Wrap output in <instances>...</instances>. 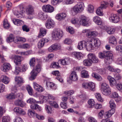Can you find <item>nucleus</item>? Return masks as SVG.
Segmentation results:
<instances>
[{
  "instance_id": "nucleus-29",
  "label": "nucleus",
  "mask_w": 122,
  "mask_h": 122,
  "mask_svg": "<svg viewBox=\"0 0 122 122\" xmlns=\"http://www.w3.org/2000/svg\"><path fill=\"white\" fill-rule=\"evenodd\" d=\"M14 24L17 26L22 25L23 24L24 22L22 20L18 19H14L12 20Z\"/></svg>"
},
{
  "instance_id": "nucleus-33",
  "label": "nucleus",
  "mask_w": 122,
  "mask_h": 122,
  "mask_svg": "<svg viewBox=\"0 0 122 122\" xmlns=\"http://www.w3.org/2000/svg\"><path fill=\"white\" fill-rule=\"evenodd\" d=\"M15 38L14 35L12 34H10L9 36L6 39V41L8 43L11 42H14V41Z\"/></svg>"
},
{
  "instance_id": "nucleus-59",
  "label": "nucleus",
  "mask_w": 122,
  "mask_h": 122,
  "mask_svg": "<svg viewBox=\"0 0 122 122\" xmlns=\"http://www.w3.org/2000/svg\"><path fill=\"white\" fill-rule=\"evenodd\" d=\"M45 109L47 113L49 114H51V108L49 106L46 105L45 107Z\"/></svg>"
},
{
  "instance_id": "nucleus-2",
  "label": "nucleus",
  "mask_w": 122,
  "mask_h": 122,
  "mask_svg": "<svg viewBox=\"0 0 122 122\" xmlns=\"http://www.w3.org/2000/svg\"><path fill=\"white\" fill-rule=\"evenodd\" d=\"M84 5L82 2H79L74 6L72 10L76 14L81 13L84 10Z\"/></svg>"
},
{
  "instance_id": "nucleus-35",
  "label": "nucleus",
  "mask_w": 122,
  "mask_h": 122,
  "mask_svg": "<svg viewBox=\"0 0 122 122\" xmlns=\"http://www.w3.org/2000/svg\"><path fill=\"white\" fill-rule=\"evenodd\" d=\"M15 103L16 106H20L22 107H24L25 106L23 102L20 99H18L15 101Z\"/></svg>"
},
{
  "instance_id": "nucleus-11",
  "label": "nucleus",
  "mask_w": 122,
  "mask_h": 122,
  "mask_svg": "<svg viewBox=\"0 0 122 122\" xmlns=\"http://www.w3.org/2000/svg\"><path fill=\"white\" fill-rule=\"evenodd\" d=\"M28 66L27 64H25L22 65L21 67H18V69L15 68V72L17 74H18L19 71L20 72H24L27 70L28 67Z\"/></svg>"
},
{
  "instance_id": "nucleus-24",
  "label": "nucleus",
  "mask_w": 122,
  "mask_h": 122,
  "mask_svg": "<svg viewBox=\"0 0 122 122\" xmlns=\"http://www.w3.org/2000/svg\"><path fill=\"white\" fill-rule=\"evenodd\" d=\"M10 64L6 63L3 64L1 68V70L4 72L8 71L10 68Z\"/></svg>"
},
{
  "instance_id": "nucleus-62",
  "label": "nucleus",
  "mask_w": 122,
  "mask_h": 122,
  "mask_svg": "<svg viewBox=\"0 0 122 122\" xmlns=\"http://www.w3.org/2000/svg\"><path fill=\"white\" fill-rule=\"evenodd\" d=\"M14 43L16 44H19L21 43L20 37L18 36L15 37Z\"/></svg>"
},
{
  "instance_id": "nucleus-32",
  "label": "nucleus",
  "mask_w": 122,
  "mask_h": 122,
  "mask_svg": "<svg viewBox=\"0 0 122 122\" xmlns=\"http://www.w3.org/2000/svg\"><path fill=\"white\" fill-rule=\"evenodd\" d=\"M46 85L47 87H50L53 90H56L57 88L56 85L52 82H47Z\"/></svg>"
},
{
  "instance_id": "nucleus-53",
  "label": "nucleus",
  "mask_w": 122,
  "mask_h": 122,
  "mask_svg": "<svg viewBox=\"0 0 122 122\" xmlns=\"http://www.w3.org/2000/svg\"><path fill=\"white\" fill-rule=\"evenodd\" d=\"M96 13L97 15L99 16H102L103 14L102 10L99 8H98L96 10Z\"/></svg>"
},
{
  "instance_id": "nucleus-64",
  "label": "nucleus",
  "mask_w": 122,
  "mask_h": 122,
  "mask_svg": "<svg viewBox=\"0 0 122 122\" xmlns=\"http://www.w3.org/2000/svg\"><path fill=\"white\" fill-rule=\"evenodd\" d=\"M88 120L89 122H97L96 120L92 117H89Z\"/></svg>"
},
{
  "instance_id": "nucleus-44",
  "label": "nucleus",
  "mask_w": 122,
  "mask_h": 122,
  "mask_svg": "<svg viewBox=\"0 0 122 122\" xmlns=\"http://www.w3.org/2000/svg\"><path fill=\"white\" fill-rule=\"evenodd\" d=\"M29 64L30 66H34L36 64V59L35 57H32L30 59Z\"/></svg>"
},
{
  "instance_id": "nucleus-57",
  "label": "nucleus",
  "mask_w": 122,
  "mask_h": 122,
  "mask_svg": "<svg viewBox=\"0 0 122 122\" xmlns=\"http://www.w3.org/2000/svg\"><path fill=\"white\" fill-rule=\"evenodd\" d=\"M72 42V41L69 38H66L64 41L65 44L70 45L71 44Z\"/></svg>"
},
{
  "instance_id": "nucleus-42",
  "label": "nucleus",
  "mask_w": 122,
  "mask_h": 122,
  "mask_svg": "<svg viewBox=\"0 0 122 122\" xmlns=\"http://www.w3.org/2000/svg\"><path fill=\"white\" fill-rule=\"evenodd\" d=\"M83 63L84 65L88 66H91L92 64L90 60L88 58L83 61Z\"/></svg>"
},
{
  "instance_id": "nucleus-1",
  "label": "nucleus",
  "mask_w": 122,
  "mask_h": 122,
  "mask_svg": "<svg viewBox=\"0 0 122 122\" xmlns=\"http://www.w3.org/2000/svg\"><path fill=\"white\" fill-rule=\"evenodd\" d=\"M99 57L101 59L105 58V62L107 64L110 63L113 61V55L108 51H104L99 53Z\"/></svg>"
},
{
  "instance_id": "nucleus-39",
  "label": "nucleus",
  "mask_w": 122,
  "mask_h": 122,
  "mask_svg": "<svg viewBox=\"0 0 122 122\" xmlns=\"http://www.w3.org/2000/svg\"><path fill=\"white\" fill-rule=\"evenodd\" d=\"M3 25L4 27L6 29H8L10 27V24L6 19L4 20Z\"/></svg>"
},
{
  "instance_id": "nucleus-31",
  "label": "nucleus",
  "mask_w": 122,
  "mask_h": 122,
  "mask_svg": "<svg viewBox=\"0 0 122 122\" xmlns=\"http://www.w3.org/2000/svg\"><path fill=\"white\" fill-rule=\"evenodd\" d=\"M94 22L98 25H101L102 24V22L101 18L98 16H95L93 18Z\"/></svg>"
},
{
  "instance_id": "nucleus-25",
  "label": "nucleus",
  "mask_w": 122,
  "mask_h": 122,
  "mask_svg": "<svg viewBox=\"0 0 122 122\" xmlns=\"http://www.w3.org/2000/svg\"><path fill=\"white\" fill-rule=\"evenodd\" d=\"M86 41H80L79 43L77 46L78 49L80 50H81L83 48H86Z\"/></svg>"
},
{
  "instance_id": "nucleus-60",
  "label": "nucleus",
  "mask_w": 122,
  "mask_h": 122,
  "mask_svg": "<svg viewBox=\"0 0 122 122\" xmlns=\"http://www.w3.org/2000/svg\"><path fill=\"white\" fill-rule=\"evenodd\" d=\"M94 7L92 5H89L88 6V10L90 13H92L94 11Z\"/></svg>"
},
{
  "instance_id": "nucleus-48",
  "label": "nucleus",
  "mask_w": 122,
  "mask_h": 122,
  "mask_svg": "<svg viewBox=\"0 0 122 122\" xmlns=\"http://www.w3.org/2000/svg\"><path fill=\"white\" fill-rule=\"evenodd\" d=\"M26 89L30 95H32L33 94V92L32 88L29 85H27L26 86Z\"/></svg>"
},
{
  "instance_id": "nucleus-36",
  "label": "nucleus",
  "mask_w": 122,
  "mask_h": 122,
  "mask_svg": "<svg viewBox=\"0 0 122 122\" xmlns=\"http://www.w3.org/2000/svg\"><path fill=\"white\" fill-rule=\"evenodd\" d=\"M30 108L32 109L35 110L39 111H41V107L37 104H34L31 105L30 106Z\"/></svg>"
},
{
  "instance_id": "nucleus-3",
  "label": "nucleus",
  "mask_w": 122,
  "mask_h": 122,
  "mask_svg": "<svg viewBox=\"0 0 122 122\" xmlns=\"http://www.w3.org/2000/svg\"><path fill=\"white\" fill-rule=\"evenodd\" d=\"M52 37L53 39L56 40H59L63 36V32L61 30L55 29L52 31Z\"/></svg>"
},
{
  "instance_id": "nucleus-12",
  "label": "nucleus",
  "mask_w": 122,
  "mask_h": 122,
  "mask_svg": "<svg viewBox=\"0 0 122 122\" xmlns=\"http://www.w3.org/2000/svg\"><path fill=\"white\" fill-rule=\"evenodd\" d=\"M55 24L53 20L49 19L46 21L45 25L46 28L49 29L53 28L55 26Z\"/></svg>"
},
{
  "instance_id": "nucleus-21",
  "label": "nucleus",
  "mask_w": 122,
  "mask_h": 122,
  "mask_svg": "<svg viewBox=\"0 0 122 122\" xmlns=\"http://www.w3.org/2000/svg\"><path fill=\"white\" fill-rule=\"evenodd\" d=\"M0 79V82L1 81L5 84H8L10 81V79L8 77L5 75H2L1 76Z\"/></svg>"
},
{
  "instance_id": "nucleus-26",
  "label": "nucleus",
  "mask_w": 122,
  "mask_h": 122,
  "mask_svg": "<svg viewBox=\"0 0 122 122\" xmlns=\"http://www.w3.org/2000/svg\"><path fill=\"white\" fill-rule=\"evenodd\" d=\"M70 78L72 81H77L78 80V78L76 72L74 71H73L70 75Z\"/></svg>"
},
{
  "instance_id": "nucleus-8",
  "label": "nucleus",
  "mask_w": 122,
  "mask_h": 122,
  "mask_svg": "<svg viewBox=\"0 0 122 122\" xmlns=\"http://www.w3.org/2000/svg\"><path fill=\"white\" fill-rule=\"evenodd\" d=\"M42 8L44 11L48 13L52 12L54 10V8L53 6L48 4L43 5Z\"/></svg>"
},
{
  "instance_id": "nucleus-52",
  "label": "nucleus",
  "mask_w": 122,
  "mask_h": 122,
  "mask_svg": "<svg viewBox=\"0 0 122 122\" xmlns=\"http://www.w3.org/2000/svg\"><path fill=\"white\" fill-rule=\"evenodd\" d=\"M63 0H51V3L53 5H56L57 4H59Z\"/></svg>"
},
{
  "instance_id": "nucleus-5",
  "label": "nucleus",
  "mask_w": 122,
  "mask_h": 122,
  "mask_svg": "<svg viewBox=\"0 0 122 122\" xmlns=\"http://www.w3.org/2000/svg\"><path fill=\"white\" fill-rule=\"evenodd\" d=\"M101 90L102 94L106 96H108L111 93L110 89L106 83H103L101 84Z\"/></svg>"
},
{
  "instance_id": "nucleus-46",
  "label": "nucleus",
  "mask_w": 122,
  "mask_h": 122,
  "mask_svg": "<svg viewBox=\"0 0 122 122\" xmlns=\"http://www.w3.org/2000/svg\"><path fill=\"white\" fill-rule=\"evenodd\" d=\"M95 95L96 98L98 101L101 102H102L103 101V99L102 98L100 93H96L95 94Z\"/></svg>"
},
{
  "instance_id": "nucleus-9",
  "label": "nucleus",
  "mask_w": 122,
  "mask_h": 122,
  "mask_svg": "<svg viewBox=\"0 0 122 122\" xmlns=\"http://www.w3.org/2000/svg\"><path fill=\"white\" fill-rule=\"evenodd\" d=\"M88 58L90 60L92 64L97 63L98 61V59L95 55L93 53H90L88 54L87 55Z\"/></svg>"
},
{
  "instance_id": "nucleus-27",
  "label": "nucleus",
  "mask_w": 122,
  "mask_h": 122,
  "mask_svg": "<svg viewBox=\"0 0 122 122\" xmlns=\"http://www.w3.org/2000/svg\"><path fill=\"white\" fill-rule=\"evenodd\" d=\"M107 78L109 82L110 85L112 86H113L116 84V81L115 79L112 77L111 76H108L107 77Z\"/></svg>"
},
{
  "instance_id": "nucleus-47",
  "label": "nucleus",
  "mask_w": 122,
  "mask_h": 122,
  "mask_svg": "<svg viewBox=\"0 0 122 122\" xmlns=\"http://www.w3.org/2000/svg\"><path fill=\"white\" fill-rule=\"evenodd\" d=\"M108 5V3L107 2H104L101 5L99 8L102 10L106 9Z\"/></svg>"
},
{
  "instance_id": "nucleus-63",
  "label": "nucleus",
  "mask_w": 122,
  "mask_h": 122,
  "mask_svg": "<svg viewBox=\"0 0 122 122\" xmlns=\"http://www.w3.org/2000/svg\"><path fill=\"white\" fill-rule=\"evenodd\" d=\"M22 29L24 31L26 32H28L30 31L29 27L25 25H24L22 26Z\"/></svg>"
},
{
  "instance_id": "nucleus-19",
  "label": "nucleus",
  "mask_w": 122,
  "mask_h": 122,
  "mask_svg": "<svg viewBox=\"0 0 122 122\" xmlns=\"http://www.w3.org/2000/svg\"><path fill=\"white\" fill-rule=\"evenodd\" d=\"M86 48L88 51H90L93 49L94 47V45L92 42L91 40L88 41H86Z\"/></svg>"
},
{
  "instance_id": "nucleus-17",
  "label": "nucleus",
  "mask_w": 122,
  "mask_h": 122,
  "mask_svg": "<svg viewBox=\"0 0 122 122\" xmlns=\"http://www.w3.org/2000/svg\"><path fill=\"white\" fill-rule=\"evenodd\" d=\"M14 111L17 114L24 115L25 114V112L24 110L19 107H15L14 109Z\"/></svg>"
},
{
  "instance_id": "nucleus-54",
  "label": "nucleus",
  "mask_w": 122,
  "mask_h": 122,
  "mask_svg": "<svg viewBox=\"0 0 122 122\" xmlns=\"http://www.w3.org/2000/svg\"><path fill=\"white\" fill-rule=\"evenodd\" d=\"M50 67L52 68H58L59 67V63L57 62H54L52 63Z\"/></svg>"
},
{
  "instance_id": "nucleus-45",
  "label": "nucleus",
  "mask_w": 122,
  "mask_h": 122,
  "mask_svg": "<svg viewBox=\"0 0 122 122\" xmlns=\"http://www.w3.org/2000/svg\"><path fill=\"white\" fill-rule=\"evenodd\" d=\"M92 76L96 79L97 80L101 81L102 80V78L101 76L96 73H93L92 74Z\"/></svg>"
},
{
  "instance_id": "nucleus-6",
  "label": "nucleus",
  "mask_w": 122,
  "mask_h": 122,
  "mask_svg": "<svg viewBox=\"0 0 122 122\" xmlns=\"http://www.w3.org/2000/svg\"><path fill=\"white\" fill-rule=\"evenodd\" d=\"M10 59L14 60V62L16 65L20 64L21 62L23 60L22 56L15 55H12L10 57Z\"/></svg>"
},
{
  "instance_id": "nucleus-37",
  "label": "nucleus",
  "mask_w": 122,
  "mask_h": 122,
  "mask_svg": "<svg viewBox=\"0 0 122 122\" xmlns=\"http://www.w3.org/2000/svg\"><path fill=\"white\" fill-rule=\"evenodd\" d=\"M36 114V113L34 110L29 109L28 111V115L30 117H34Z\"/></svg>"
},
{
  "instance_id": "nucleus-28",
  "label": "nucleus",
  "mask_w": 122,
  "mask_h": 122,
  "mask_svg": "<svg viewBox=\"0 0 122 122\" xmlns=\"http://www.w3.org/2000/svg\"><path fill=\"white\" fill-rule=\"evenodd\" d=\"M92 42L93 43L94 47L99 46L101 44L100 40L98 38H96L92 40H91Z\"/></svg>"
},
{
  "instance_id": "nucleus-43",
  "label": "nucleus",
  "mask_w": 122,
  "mask_h": 122,
  "mask_svg": "<svg viewBox=\"0 0 122 122\" xmlns=\"http://www.w3.org/2000/svg\"><path fill=\"white\" fill-rule=\"evenodd\" d=\"M81 77L84 78H88L89 77V75L87 71L84 70L81 72Z\"/></svg>"
},
{
  "instance_id": "nucleus-23",
  "label": "nucleus",
  "mask_w": 122,
  "mask_h": 122,
  "mask_svg": "<svg viewBox=\"0 0 122 122\" xmlns=\"http://www.w3.org/2000/svg\"><path fill=\"white\" fill-rule=\"evenodd\" d=\"M26 11L27 14L28 15H33L34 14V8L31 5L28 6L26 8Z\"/></svg>"
},
{
  "instance_id": "nucleus-7",
  "label": "nucleus",
  "mask_w": 122,
  "mask_h": 122,
  "mask_svg": "<svg viewBox=\"0 0 122 122\" xmlns=\"http://www.w3.org/2000/svg\"><path fill=\"white\" fill-rule=\"evenodd\" d=\"M120 18L117 15L115 14H111L109 17V20L111 22L117 23L120 21Z\"/></svg>"
},
{
  "instance_id": "nucleus-58",
  "label": "nucleus",
  "mask_w": 122,
  "mask_h": 122,
  "mask_svg": "<svg viewBox=\"0 0 122 122\" xmlns=\"http://www.w3.org/2000/svg\"><path fill=\"white\" fill-rule=\"evenodd\" d=\"M67 30L70 34H72L74 33L75 31L73 28L71 26L66 27Z\"/></svg>"
},
{
  "instance_id": "nucleus-34",
  "label": "nucleus",
  "mask_w": 122,
  "mask_h": 122,
  "mask_svg": "<svg viewBox=\"0 0 122 122\" xmlns=\"http://www.w3.org/2000/svg\"><path fill=\"white\" fill-rule=\"evenodd\" d=\"M6 98L8 99H15L16 97V94L11 92L8 95H7L6 97Z\"/></svg>"
},
{
  "instance_id": "nucleus-30",
  "label": "nucleus",
  "mask_w": 122,
  "mask_h": 122,
  "mask_svg": "<svg viewBox=\"0 0 122 122\" xmlns=\"http://www.w3.org/2000/svg\"><path fill=\"white\" fill-rule=\"evenodd\" d=\"M71 22L77 27L80 26V20L77 18H73L71 20Z\"/></svg>"
},
{
  "instance_id": "nucleus-22",
  "label": "nucleus",
  "mask_w": 122,
  "mask_h": 122,
  "mask_svg": "<svg viewBox=\"0 0 122 122\" xmlns=\"http://www.w3.org/2000/svg\"><path fill=\"white\" fill-rule=\"evenodd\" d=\"M66 16V14L65 13L59 14L57 15L56 17V19L61 21L65 19Z\"/></svg>"
},
{
  "instance_id": "nucleus-49",
  "label": "nucleus",
  "mask_w": 122,
  "mask_h": 122,
  "mask_svg": "<svg viewBox=\"0 0 122 122\" xmlns=\"http://www.w3.org/2000/svg\"><path fill=\"white\" fill-rule=\"evenodd\" d=\"M89 88L92 91H94L95 90V85L93 82H89Z\"/></svg>"
},
{
  "instance_id": "nucleus-51",
  "label": "nucleus",
  "mask_w": 122,
  "mask_h": 122,
  "mask_svg": "<svg viewBox=\"0 0 122 122\" xmlns=\"http://www.w3.org/2000/svg\"><path fill=\"white\" fill-rule=\"evenodd\" d=\"M110 107L111 108H115L116 106L115 103L114 101L113 100H111L109 102Z\"/></svg>"
},
{
  "instance_id": "nucleus-50",
  "label": "nucleus",
  "mask_w": 122,
  "mask_h": 122,
  "mask_svg": "<svg viewBox=\"0 0 122 122\" xmlns=\"http://www.w3.org/2000/svg\"><path fill=\"white\" fill-rule=\"evenodd\" d=\"M49 104L55 108H58L59 106L57 103L54 101H51L49 102Z\"/></svg>"
},
{
  "instance_id": "nucleus-40",
  "label": "nucleus",
  "mask_w": 122,
  "mask_h": 122,
  "mask_svg": "<svg viewBox=\"0 0 122 122\" xmlns=\"http://www.w3.org/2000/svg\"><path fill=\"white\" fill-rule=\"evenodd\" d=\"M115 29L112 28L111 27H107L106 29V31L107 33L110 35L113 34L115 31Z\"/></svg>"
},
{
  "instance_id": "nucleus-10",
  "label": "nucleus",
  "mask_w": 122,
  "mask_h": 122,
  "mask_svg": "<svg viewBox=\"0 0 122 122\" xmlns=\"http://www.w3.org/2000/svg\"><path fill=\"white\" fill-rule=\"evenodd\" d=\"M80 25H81L84 26H88L89 25V21L86 17L84 15H81V20H80Z\"/></svg>"
},
{
  "instance_id": "nucleus-56",
  "label": "nucleus",
  "mask_w": 122,
  "mask_h": 122,
  "mask_svg": "<svg viewBox=\"0 0 122 122\" xmlns=\"http://www.w3.org/2000/svg\"><path fill=\"white\" fill-rule=\"evenodd\" d=\"M10 118L9 116L4 117L2 119V122H10Z\"/></svg>"
},
{
  "instance_id": "nucleus-4",
  "label": "nucleus",
  "mask_w": 122,
  "mask_h": 122,
  "mask_svg": "<svg viewBox=\"0 0 122 122\" xmlns=\"http://www.w3.org/2000/svg\"><path fill=\"white\" fill-rule=\"evenodd\" d=\"M41 65L38 64L36 66V69H33L30 72L31 76L29 78L30 80H32L35 79L38 73L41 71Z\"/></svg>"
},
{
  "instance_id": "nucleus-13",
  "label": "nucleus",
  "mask_w": 122,
  "mask_h": 122,
  "mask_svg": "<svg viewBox=\"0 0 122 122\" xmlns=\"http://www.w3.org/2000/svg\"><path fill=\"white\" fill-rule=\"evenodd\" d=\"M61 46L60 44L56 43L52 45L48 49L50 52H51L53 51H57L60 49Z\"/></svg>"
},
{
  "instance_id": "nucleus-38",
  "label": "nucleus",
  "mask_w": 122,
  "mask_h": 122,
  "mask_svg": "<svg viewBox=\"0 0 122 122\" xmlns=\"http://www.w3.org/2000/svg\"><path fill=\"white\" fill-rule=\"evenodd\" d=\"M88 106L89 108H92L94 106L95 103L93 99H90L88 101Z\"/></svg>"
},
{
  "instance_id": "nucleus-41",
  "label": "nucleus",
  "mask_w": 122,
  "mask_h": 122,
  "mask_svg": "<svg viewBox=\"0 0 122 122\" xmlns=\"http://www.w3.org/2000/svg\"><path fill=\"white\" fill-rule=\"evenodd\" d=\"M40 33L39 35V37H41L44 36L46 34V30L44 29L41 28L40 29Z\"/></svg>"
},
{
  "instance_id": "nucleus-16",
  "label": "nucleus",
  "mask_w": 122,
  "mask_h": 122,
  "mask_svg": "<svg viewBox=\"0 0 122 122\" xmlns=\"http://www.w3.org/2000/svg\"><path fill=\"white\" fill-rule=\"evenodd\" d=\"M72 56L75 59L80 60L83 58L82 54L81 53L78 52H74L72 53Z\"/></svg>"
},
{
  "instance_id": "nucleus-55",
  "label": "nucleus",
  "mask_w": 122,
  "mask_h": 122,
  "mask_svg": "<svg viewBox=\"0 0 122 122\" xmlns=\"http://www.w3.org/2000/svg\"><path fill=\"white\" fill-rule=\"evenodd\" d=\"M19 47L22 48L27 49L29 48L30 46L29 44L26 43L23 44L22 45H20L19 46Z\"/></svg>"
},
{
  "instance_id": "nucleus-14",
  "label": "nucleus",
  "mask_w": 122,
  "mask_h": 122,
  "mask_svg": "<svg viewBox=\"0 0 122 122\" xmlns=\"http://www.w3.org/2000/svg\"><path fill=\"white\" fill-rule=\"evenodd\" d=\"M15 80L16 86L17 87L20 86L24 81L22 78L20 76H16Z\"/></svg>"
},
{
  "instance_id": "nucleus-20",
  "label": "nucleus",
  "mask_w": 122,
  "mask_h": 122,
  "mask_svg": "<svg viewBox=\"0 0 122 122\" xmlns=\"http://www.w3.org/2000/svg\"><path fill=\"white\" fill-rule=\"evenodd\" d=\"M109 42L110 44L113 46H116L117 43L116 39L113 36H112L110 37Z\"/></svg>"
},
{
  "instance_id": "nucleus-15",
  "label": "nucleus",
  "mask_w": 122,
  "mask_h": 122,
  "mask_svg": "<svg viewBox=\"0 0 122 122\" xmlns=\"http://www.w3.org/2000/svg\"><path fill=\"white\" fill-rule=\"evenodd\" d=\"M58 62L63 65H66L70 63V60L69 58L66 57L64 59L59 60Z\"/></svg>"
},
{
  "instance_id": "nucleus-18",
  "label": "nucleus",
  "mask_w": 122,
  "mask_h": 122,
  "mask_svg": "<svg viewBox=\"0 0 122 122\" xmlns=\"http://www.w3.org/2000/svg\"><path fill=\"white\" fill-rule=\"evenodd\" d=\"M49 40L46 38H42L39 41L38 43V47L41 48L43 47L45 43L48 42Z\"/></svg>"
},
{
  "instance_id": "nucleus-61",
  "label": "nucleus",
  "mask_w": 122,
  "mask_h": 122,
  "mask_svg": "<svg viewBox=\"0 0 122 122\" xmlns=\"http://www.w3.org/2000/svg\"><path fill=\"white\" fill-rule=\"evenodd\" d=\"M74 93L73 90H71L69 91H66L64 92L65 94L68 96L71 95L73 94Z\"/></svg>"
}]
</instances>
